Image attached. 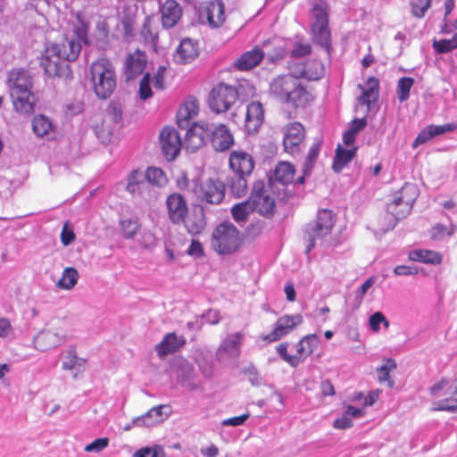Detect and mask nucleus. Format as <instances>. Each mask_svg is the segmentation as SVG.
Segmentation results:
<instances>
[{
	"label": "nucleus",
	"instance_id": "f257e3e1",
	"mask_svg": "<svg viewBox=\"0 0 457 457\" xmlns=\"http://www.w3.org/2000/svg\"><path fill=\"white\" fill-rule=\"evenodd\" d=\"M270 94L279 102L303 108L313 100L312 93L291 73L275 77L270 84Z\"/></svg>",
	"mask_w": 457,
	"mask_h": 457
},
{
	"label": "nucleus",
	"instance_id": "f03ea898",
	"mask_svg": "<svg viewBox=\"0 0 457 457\" xmlns=\"http://www.w3.org/2000/svg\"><path fill=\"white\" fill-rule=\"evenodd\" d=\"M187 140L198 148L210 141L217 151H226L234 145V137L225 124L214 125L207 121L195 123L187 131Z\"/></svg>",
	"mask_w": 457,
	"mask_h": 457
},
{
	"label": "nucleus",
	"instance_id": "7ed1b4c3",
	"mask_svg": "<svg viewBox=\"0 0 457 457\" xmlns=\"http://www.w3.org/2000/svg\"><path fill=\"white\" fill-rule=\"evenodd\" d=\"M90 79L93 90L99 98H108L116 88L114 67L111 61L105 57H100L92 62Z\"/></svg>",
	"mask_w": 457,
	"mask_h": 457
},
{
	"label": "nucleus",
	"instance_id": "20e7f679",
	"mask_svg": "<svg viewBox=\"0 0 457 457\" xmlns=\"http://www.w3.org/2000/svg\"><path fill=\"white\" fill-rule=\"evenodd\" d=\"M243 245V234L231 222H221L214 228L212 233V248L220 255L234 253Z\"/></svg>",
	"mask_w": 457,
	"mask_h": 457
},
{
	"label": "nucleus",
	"instance_id": "39448f33",
	"mask_svg": "<svg viewBox=\"0 0 457 457\" xmlns=\"http://www.w3.org/2000/svg\"><path fill=\"white\" fill-rule=\"evenodd\" d=\"M319 345V337L316 334H309L303 337L295 345V353L287 352L288 342H283L276 346L279 357L293 368H296L311 356Z\"/></svg>",
	"mask_w": 457,
	"mask_h": 457
},
{
	"label": "nucleus",
	"instance_id": "423d86ee",
	"mask_svg": "<svg viewBox=\"0 0 457 457\" xmlns=\"http://www.w3.org/2000/svg\"><path fill=\"white\" fill-rule=\"evenodd\" d=\"M429 393L434 398L441 399L435 403L434 411H457V378H442L430 387Z\"/></svg>",
	"mask_w": 457,
	"mask_h": 457
},
{
	"label": "nucleus",
	"instance_id": "0eeeda50",
	"mask_svg": "<svg viewBox=\"0 0 457 457\" xmlns=\"http://www.w3.org/2000/svg\"><path fill=\"white\" fill-rule=\"evenodd\" d=\"M238 99V91L235 86L219 82L210 91L208 103L211 110L216 113L226 112Z\"/></svg>",
	"mask_w": 457,
	"mask_h": 457
},
{
	"label": "nucleus",
	"instance_id": "6e6552de",
	"mask_svg": "<svg viewBox=\"0 0 457 457\" xmlns=\"http://www.w3.org/2000/svg\"><path fill=\"white\" fill-rule=\"evenodd\" d=\"M192 185L191 191L201 203L220 204L225 197V185L219 179L193 180Z\"/></svg>",
	"mask_w": 457,
	"mask_h": 457
},
{
	"label": "nucleus",
	"instance_id": "1a4fd4ad",
	"mask_svg": "<svg viewBox=\"0 0 457 457\" xmlns=\"http://www.w3.org/2000/svg\"><path fill=\"white\" fill-rule=\"evenodd\" d=\"M334 223V217L331 211L324 209L319 212L316 220L310 222L305 229V235L309 242L306 253L311 252L315 246L316 239L322 238L330 234Z\"/></svg>",
	"mask_w": 457,
	"mask_h": 457
},
{
	"label": "nucleus",
	"instance_id": "9d476101",
	"mask_svg": "<svg viewBox=\"0 0 457 457\" xmlns=\"http://www.w3.org/2000/svg\"><path fill=\"white\" fill-rule=\"evenodd\" d=\"M253 211L266 217H271L275 212V200L265 190L264 182L257 180L253 186V190L249 196Z\"/></svg>",
	"mask_w": 457,
	"mask_h": 457
},
{
	"label": "nucleus",
	"instance_id": "9b49d317",
	"mask_svg": "<svg viewBox=\"0 0 457 457\" xmlns=\"http://www.w3.org/2000/svg\"><path fill=\"white\" fill-rule=\"evenodd\" d=\"M199 18L212 29L222 27L227 20L224 3L221 0L204 2L199 9Z\"/></svg>",
	"mask_w": 457,
	"mask_h": 457
},
{
	"label": "nucleus",
	"instance_id": "f8f14e48",
	"mask_svg": "<svg viewBox=\"0 0 457 457\" xmlns=\"http://www.w3.org/2000/svg\"><path fill=\"white\" fill-rule=\"evenodd\" d=\"M303 322V316L296 314H285L279 317L273 327V329L263 336L262 338L268 343H273L280 340L282 337L290 334L296 327Z\"/></svg>",
	"mask_w": 457,
	"mask_h": 457
},
{
	"label": "nucleus",
	"instance_id": "ddd939ff",
	"mask_svg": "<svg viewBox=\"0 0 457 457\" xmlns=\"http://www.w3.org/2000/svg\"><path fill=\"white\" fill-rule=\"evenodd\" d=\"M40 65L44 69L45 73L51 78L68 79L72 75L70 64L64 62L61 57H57V54H51L48 46L42 53Z\"/></svg>",
	"mask_w": 457,
	"mask_h": 457
},
{
	"label": "nucleus",
	"instance_id": "4468645a",
	"mask_svg": "<svg viewBox=\"0 0 457 457\" xmlns=\"http://www.w3.org/2000/svg\"><path fill=\"white\" fill-rule=\"evenodd\" d=\"M284 151L291 155L300 153V145L305 137L304 127L300 122H292L283 129Z\"/></svg>",
	"mask_w": 457,
	"mask_h": 457
},
{
	"label": "nucleus",
	"instance_id": "2eb2a0df",
	"mask_svg": "<svg viewBox=\"0 0 457 457\" xmlns=\"http://www.w3.org/2000/svg\"><path fill=\"white\" fill-rule=\"evenodd\" d=\"M160 144L165 158L174 160L181 149V137L179 132L172 127H164L160 133Z\"/></svg>",
	"mask_w": 457,
	"mask_h": 457
},
{
	"label": "nucleus",
	"instance_id": "dca6fc26",
	"mask_svg": "<svg viewBox=\"0 0 457 457\" xmlns=\"http://www.w3.org/2000/svg\"><path fill=\"white\" fill-rule=\"evenodd\" d=\"M167 215L174 225H179L188 214V205L185 197L179 193L169 195L165 201Z\"/></svg>",
	"mask_w": 457,
	"mask_h": 457
},
{
	"label": "nucleus",
	"instance_id": "f3484780",
	"mask_svg": "<svg viewBox=\"0 0 457 457\" xmlns=\"http://www.w3.org/2000/svg\"><path fill=\"white\" fill-rule=\"evenodd\" d=\"M51 54H57L64 62H74L81 51L80 43L75 38L64 37L60 42L47 46Z\"/></svg>",
	"mask_w": 457,
	"mask_h": 457
},
{
	"label": "nucleus",
	"instance_id": "a211bd4d",
	"mask_svg": "<svg viewBox=\"0 0 457 457\" xmlns=\"http://www.w3.org/2000/svg\"><path fill=\"white\" fill-rule=\"evenodd\" d=\"M170 406L161 404L150 409L145 414L132 420L135 427H153L163 422L170 414Z\"/></svg>",
	"mask_w": 457,
	"mask_h": 457
},
{
	"label": "nucleus",
	"instance_id": "6ab92c4d",
	"mask_svg": "<svg viewBox=\"0 0 457 457\" xmlns=\"http://www.w3.org/2000/svg\"><path fill=\"white\" fill-rule=\"evenodd\" d=\"M228 165L235 174L251 175L254 169V161L249 153L235 150L229 154Z\"/></svg>",
	"mask_w": 457,
	"mask_h": 457
},
{
	"label": "nucleus",
	"instance_id": "aec40b11",
	"mask_svg": "<svg viewBox=\"0 0 457 457\" xmlns=\"http://www.w3.org/2000/svg\"><path fill=\"white\" fill-rule=\"evenodd\" d=\"M187 341L184 336L179 337L175 332L167 333L154 347L157 355L164 358L173 354L185 346Z\"/></svg>",
	"mask_w": 457,
	"mask_h": 457
},
{
	"label": "nucleus",
	"instance_id": "412c9836",
	"mask_svg": "<svg viewBox=\"0 0 457 457\" xmlns=\"http://www.w3.org/2000/svg\"><path fill=\"white\" fill-rule=\"evenodd\" d=\"M7 84L10 87V93L33 88L32 77L23 68L12 69L8 73Z\"/></svg>",
	"mask_w": 457,
	"mask_h": 457
},
{
	"label": "nucleus",
	"instance_id": "4be33fe9",
	"mask_svg": "<svg viewBox=\"0 0 457 457\" xmlns=\"http://www.w3.org/2000/svg\"><path fill=\"white\" fill-rule=\"evenodd\" d=\"M264 120V109L260 102H252L246 107L245 128L248 134L256 133Z\"/></svg>",
	"mask_w": 457,
	"mask_h": 457
},
{
	"label": "nucleus",
	"instance_id": "5701e85b",
	"mask_svg": "<svg viewBox=\"0 0 457 457\" xmlns=\"http://www.w3.org/2000/svg\"><path fill=\"white\" fill-rule=\"evenodd\" d=\"M13 107L21 114H31L35 111L36 96L32 89L10 93Z\"/></svg>",
	"mask_w": 457,
	"mask_h": 457
},
{
	"label": "nucleus",
	"instance_id": "b1692460",
	"mask_svg": "<svg viewBox=\"0 0 457 457\" xmlns=\"http://www.w3.org/2000/svg\"><path fill=\"white\" fill-rule=\"evenodd\" d=\"M265 53L254 46L253 49L243 53L233 62V67L240 71H247L258 66L264 58Z\"/></svg>",
	"mask_w": 457,
	"mask_h": 457
},
{
	"label": "nucleus",
	"instance_id": "393cba45",
	"mask_svg": "<svg viewBox=\"0 0 457 457\" xmlns=\"http://www.w3.org/2000/svg\"><path fill=\"white\" fill-rule=\"evenodd\" d=\"M199 54L198 43L189 37H185L174 54V61L178 63L187 64L193 62Z\"/></svg>",
	"mask_w": 457,
	"mask_h": 457
},
{
	"label": "nucleus",
	"instance_id": "a878e982",
	"mask_svg": "<svg viewBox=\"0 0 457 457\" xmlns=\"http://www.w3.org/2000/svg\"><path fill=\"white\" fill-rule=\"evenodd\" d=\"M64 342V336L50 329L39 331L33 339L35 347L38 351L50 350Z\"/></svg>",
	"mask_w": 457,
	"mask_h": 457
},
{
	"label": "nucleus",
	"instance_id": "bb28decb",
	"mask_svg": "<svg viewBox=\"0 0 457 457\" xmlns=\"http://www.w3.org/2000/svg\"><path fill=\"white\" fill-rule=\"evenodd\" d=\"M162 23L165 28H173L181 18L182 9L176 0H166L160 7Z\"/></svg>",
	"mask_w": 457,
	"mask_h": 457
},
{
	"label": "nucleus",
	"instance_id": "cd10ccee",
	"mask_svg": "<svg viewBox=\"0 0 457 457\" xmlns=\"http://www.w3.org/2000/svg\"><path fill=\"white\" fill-rule=\"evenodd\" d=\"M146 65L145 54L141 51L129 54L126 59L125 75L127 79H134L141 75Z\"/></svg>",
	"mask_w": 457,
	"mask_h": 457
},
{
	"label": "nucleus",
	"instance_id": "c85d7f7f",
	"mask_svg": "<svg viewBox=\"0 0 457 457\" xmlns=\"http://www.w3.org/2000/svg\"><path fill=\"white\" fill-rule=\"evenodd\" d=\"M403 211V204L398 201V197L390 202L386 206V213L385 214L384 219L387 220V224L381 225L380 230L383 232H386L395 228L397 220L403 219L408 213H402Z\"/></svg>",
	"mask_w": 457,
	"mask_h": 457
},
{
	"label": "nucleus",
	"instance_id": "c756f323",
	"mask_svg": "<svg viewBox=\"0 0 457 457\" xmlns=\"http://www.w3.org/2000/svg\"><path fill=\"white\" fill-rule=\"evenodd\" d=\"M115 29L124 40L133 37L136 30V13L129 12V9L123 10Z\"/></svg>",
	"mask_w": 457,
	"mask_h": 457
},
{
	"label": "nucleus",
	"instance_id": "7c9ffc66",
	"mask_svg": "<svg viewBox=\"0 0 457 457\" xmlns=\"http://www.w3.org/2000/svg\"><path fill=\"white\" fill-rule=\"evenodd\" d=\"M187 231L193 236L201 234L206 228V220L203 210L193 211L182 221Z\"/></svg>",
	"mask_w": 457,
	"mask_h": 457
},
{
	"label": "nucleus",
	"instance_id": "2f4dec72",
	"mask_svg": "<svg viewBox=\"0 0 457 457\" xmlns=\"http://www.w3.org/2000/svg\"><path fill=\"white\" fill-rule=\"evenodd\" d=\"M366 84V88L362 87L361 85L359 86L361 88L362 93L359 96L358 102L361 105H366L368 108H370V104L378 100L379 81L375 77H370L367 79Z\"/></svg>",
	"mask_w": 457,
	"mask_h": 457
},
{
	"label": "nucleus",
	"instance_id": "473e14b6",
	"mask_svg": "<svg viewBox=\"0 0 457 457\" xmlns=\"http://www.w3.org/2000/svg\"><path fill=\"white\" fill-rule=\"evenodd\" d=\"M417 187L411 183H405L401 189L397 192L398 201L403 204L402 213H410L413 204L418 197Z\"/></svg>",
	"mask_w": 457,
	"mask_h": 457
},
{
	"label": "nucleus",
	"instance_id": "72a5a7b5",
	"mask_svg": "<svg viewBox=\"0 0 457 457\" xmlns=\"http://www.w3.org/2000/svg\"><path fill=\"white\" fill-rule=\"evenodd\" d=\"M408 257L411 261L420 262L427 264L438 265L443 261L440 253L428 249H415L409 253Z\"/></svg>",
	"mask_w": 457,
	"mask_h": 457
},
{
	"label": "nucleus",
	"instance_id": "f704fd0d",
	"mask_svg": "<svg viewBox=\"0 0 457 457\" xmlns=\"http://www.w3.org/2000/svg\"><path fill=\"white\" fill-rule=\"evenodd\" d=\"M199 112L198 101L195 98L187 100L179 109L177 119L180 127L195 118Z\"/></svg>",
	"mask_w": 457,
	"mask_h": 457
},
{
	"label": "nucleus",
	"instance_id": "c9c22d12",
	"mask_svg": "<svg viewBox=\"0 0 457 457\" xmlns=\"http://www.w3.org/2000/svg\"><path fill=\"white\" fill-rule=\"evenodd\" d=\"M295 176V168L289 162H279L274 170L275 180L283 184L288 185L292 183Z\"/></svg>",
	"mask_w": 457,
	"mask_h": 457
},
{
	"label": "nucleus",
	"instance_id": "e433bc0d",
	"mask_svg": "<svg viewBox=\"0 0 457 457\" xmlns=\"http://www.w3.org/2000/svg\"><path fill=\"white\" fill-rule=\"evenodd\" d=\"M312 32L315 41L329 52L331 49V32L328 23L312 24Z\"/></svg>",
	"mask_w": 457,
	"mask_h": 457
},
{
	"label": "nucleus",
	"instance_id": "4c0bfd02",
	"mask_svg": "<svg viewBox=\"0 0 457 457\" xmlns=\"http://www.w3.org/2000/svg\"><path fill=\"white\" fill-rule=\"evenodd\" d=\"M357 147L353 146L351 149H345L340 145L336 149V154L333 161V169L335 171H340L347 165L355 156Z\"/></svg>",
	"mask_w": 457,
	"mask_h": 457
},
{
	"label": "nucleus",
	"instance_id": "58836bf2",
	"mask_svg": "<svg viewBox=\"0 0 457 457\" xmlns=\"http://www.w3.org/2000/svg\"><path fill=\"white\" fill-rule=\"evenodd\" d=\"M86 360L77 356L75 349H69L63 353L62 367L63 370H75L77 372H82L85 370Z\"/></svg>",
	"mask_w": 457,
	"mask_h": 457
},
{
	"label": "nucleus",
	"instance_id": "ea45409f",
	"mask_svg": "<svg viewBox=\"0 0 457 457\" xmlns=\"http://www.w3.org/2000/svg\"><path fill=\"white\" fill-rule=\"evenodd\" d=\"M145 177L139 170H132L128 177L127 190L132 195L142 194L145 187Z\"/></svg>",
	"mask_w": 457,
	"mask_h": 457
},
{
	"label": "nucleus",
	"instance_id": "a19ab883",
	"mask_svg": "<svg viewBox=\"0 0 457 457\" xmlns=\"http://www.w3.org/2000/svg\"><path fill=\"white\" fill-rule=\"evenodd\" d=\"M247 176L246 174H236L228 180L229 190L236 197H242L246 195L248 189Z\"/></svg>",
	"mask_w": 457,
	"mask_h": 457
},
{
	"label": "nucleus",
	"instance_id": "79ce46f5",
	"mask_svg": "<svg viewBox=\"0 0 457 457\" xmlns=\"http://www.w3.org/2000/svg\"><path fill=\"white\" fill-rule=\"evenodd\" d=\"M79 279V272L73 267L64 269L61 278L57 282L58 287L65 290L72 289Z\"/></svg>",
	"mask_w": 457,
	"mask_h": 457
},
{
	"label": "nucleus",
	"instance_id": "37998d69",
	"mask_svg": "<svg viewBox=\"0 0 457 457\" xmlns=\"http://www.w3.org/2000/svg\"><path fill=\"white\" fill-rule=\"evenodd\" d=\"M114 128L112 124L104 122V117L102 116L94 124L95 133L98 139L104 144H108L111 141Z\"/></svg>",
	"mask_w": 457,
	"mask_h": 457
},
{
	"label": "nucleus",
	"instance_id": "c03bdc74",
	"mask_svg": "<svg viewBox=\"0 0 457 457\" xmlns=\"http://www.w3.org/2000/svg\"><path fill=\"white\" fill-rule=\"evenodd\" d=\"M145 179L152 185L156 187H163L167 184L168 179L160 168L149 167L145 172Z\"/></svg>",
	"mask_w": 457,
	"mask_h": 457
},
{
	"label": "nucleus",
	"instance_id": "a18cd8bd",
	"mask_svg": "<svg viewBox=\"0 0 457 457\" xmlns=\"http://www.w3.org/2000/svg\"><path fill=\"white\" fill-rule=\"evenodd\" d=\"M102 117H104V122L112 124L115 127L122 119L120 105L115 103H111L102 114Z\"/></svg>",
	"mask_w": 457,
	"mask_h": 457
},
{
	"label": "nucleus",
	"instance_id": "49530a36",
	"mask_svg": "<svg viewBox=\"0 0 457 457\" xmlns=\"http://www.w3.org/2000/svg\"><path fill=\"white\" fill-rule=\"evenodd\" d=\"M52 129V121L44 115L36 116L32 120V129L37 137L47 135Z\"/></svg>",
	"mask_w": 457,
	"mask_h": 457
},
{
	"label": "nucleus",
	"instance_id": "de8ad7c7",
	"mask_svg": "<svg viewBox=\"0 0 457 457\" xmlns=\"http://www.w3.org/2000/svg\"><path fill=\"white\" fill-rule=\"evenodd\" d=\"M432 46L437 54H447L457 49V33H454L449 39H435Z\"/></svg>",
	"mask_w": 457,
	"mask_h": 457
},
{
	"label": "nucleus",
	"instance_id": "09e8293b",
	"mask_svg": "<svg viewBox=\"0 0 457 457\" xmlns=\"http://www.w3.org/2000/svg\"><path fill=\"white\" fill-rule=\"evenodd\" d=\"M396 368V362L393 359H387L383 366L378 369V378L380 383H387L388 387L394 386V381L390 378V372Z\"/></svg>",
	"mask_w": 457,
	"mask_h": 457
},
{
	"label": "nucleus",
	"instance_id": "8fccbe9b",
	"mask_svg": "<svg viewBox=\"0 0 457 457\" xmlns=\"http://www.w3.org/2000/svg\"><path fill=\"white\" fill-rule=\"evenodd\" d=\"M252 212H253V209L251 203H249V199L235 204L231 209L232 217L237 222L245 221Z\"/></svg>",
	"mask_w": 457,
	"mask_h": 457
},
{
	"label": "nucleus",
	"instance_id": "3c124183",
	"mask_svg": "<svg viewBox=\"0 0 457 457\" xmlns=\"http://www.w3.org/2000/svg\"><path fill=\"white\" fill-rule=\"evenodd\" d=\"M303 73L309 79L317 80L323 75L324 68L320 62L312 60L306 62Z\"/></svg>",
	"mask_w": 457,
	"mask_h": 457
},
{
	"label": "nucleus",
	"instance_id": "603ef678",
	"mask_svg": "<svg viewBox=\"0 0 457 457\" xmlns=\"http://www.w3.org/2000/svg\"><path fill=\"white\" fill-rule=\"evenodd\" d=\"M414 85V79L403 77L397 83V95L400 102H404L410 97V92Z\"/></svg>",
	"mask_w": 457,
	"mask_h": 457
},
{
	"label": "nucleus",
	"instance_id": "864d4df0",
	"mask_svg": "<svg viewBox=\"0 0 457 457\" xmlns=\"http://www.w3.org/2000/svg\"><path fill=\"white\" fill-rule=\"evenodd\" d=\"M455 232V227H450L437 223L430 229V237L434 240L443 239L445 237H450Z\"/></svg>",
	"mask_w": 457,
	"mask_h": 457
},
{
	"label": "nucleus",
	"instance_id": "5fc2aeb1",
	"mask_svg": "<svg viewBox=\"0 0 457 457\" xmlns=\"http://www.w3.org/2000/svg\"><path fill=\"white\" fill-rule=\"evenodd\" d=\"M313 24L328 23V5L327 3L315 4L312 7Z\"/></svg>",
	"mask_w": 457,
	"mask_h": 457
},
{
	"label": "nucleus",
	"instance_id": "6e6d98bb",
	"mask_svg": "<svg viewBox=\"0 0 457 457\" xmlns=\"http://www.w3.org/2000/svg\"><path fill=\"white\" fill-rule=\"evenodd\" d=\"M381 323L386 328H388L390 326L389 321L381 312H376L369 319L370 328L374 332L379 331Z\"/></svg>",
	"mask_w": 457,
	"mask_h": 457
},
{
	"label": "nucleus",
	"instance_id": "4d7b16f0",
	"mask_svg": "<svg viewBox=\"0 0 457 457\" xmlns=\"http://www.w3.org/2000/svg\"><path fill=\"white\" fill-rule=\"evenodd\" d=\"M430 5L431 0H413L411 4V13L417 18H422Z\"/></svg>",
	"mask_w": 457,
	"mask_h": 457
},
{
	"label": "nucleus",
	"instance_id": "13d9d810",
	"mask_svg": "<svg viewBox=\"0 0 457 457\" xmlns=\"http://www.w3.org/2000/svg\"><path fill=\"white\" fill-rule=\"evenodd\" d=\"M320 144H314L309 149L308 155L306 157V160H305V162L303 165V172L304 173H308L312 170L314 162H316V160L318 158V155L320 153Z\"/></svg>",
	"mask_w": 457,
	"mask_h": 457
},
{
	"label": "nucleus",
	"instance_id": "bf43d9fd",
	"mask_svg": "<svg viewBox=\"0 0 457 457\" xmlns=\"http://www.w3.org/2000/svg\"><path fill=\"white\" fill-rule=\"evenodd\" d=\"M139 97L142 100H146L153 96V92L150 87V74L145 73L139 84Z\"/></svg>",
	"mask_w": 457,
	"mask_h": 457
},
{
	"label": "nucleus",
	"instance_id": "052dcab7",
	"mask_svg": "<svg viewBox=\"0 0 457 457\" xmlns=\"http://www.w3.org/2000/svg\"><path fill=\"white\" fill-rule=\"evenodd\" d=\"M121 231L126 238L133 237L139 228L137 221L127 220L120 222Z\"/></svg>",
	"mask_w": 457,
	"mask_h": 457
},
{
	"label": "nucleus",
	"instance_id": "680f3d73",
	"mask_svg": "<svg viewBox=\"0 0 457 457\" xmlns=\"http://www.w3.org/2000/svg\"><path fill=\"white\" fill-rule=\"evenodd\" d=\"M109 439L107 437L97 438L85 446L86 452L99 453L108 446Z\"/></svg>",
	"mask_w": 457,
	"mask_h": 457
},
{
	"label": "nucleus",
	"instance_id": "e2e57ef3",
	"mask_svg": "<svg viewBox=\"0 0 457 457\" xmlns=\"http://www.w3.org/2000/svg\"><path fill=\"white\" fill-rule=\"evenodd\" d=\"M430 131H432L433 137L445 134L446 132L454 131L457 129V125L454 123H446L443 125H428Z\"/></svg>",
	"mask_w": 457,
	"mask_h": 457
},
{
	"label": "nucleus",
	"instance_id": "0e129e2a",
	"mask_svg": "<svg viewBox=\"0 0 457 457\" xmlns=\"http://www.w3.org/2000/svg\"><path fill=\"white\" fill-rule=\"evenodd\" d=\"M431 138H433L432 131H430L429 127L427 126L420 131V133L418 134V136L416 137L412 143V147L416 148L420 145L425 144L426 142L429 141Z\"/></svg>",
	"mask_w": 457,
	"mask_h": 457
},
{
	"label": "nucleus",
	"instance_id": "69168bd1",
	"mask_svg": "<svg viewBox=\"0 0 457 457\" xmlns=\"http://www.w3.org/2000/svg\"><path fill=\"white\" fill-rule=\"evenodd\" d=\"M75 240V233L65 222L61 232V242L64 246L71 245Z\"/></svg>",
	"mask_w": 457,
	"mask_h": 457
},
{
	"label": "nucleus",
	"instance_id": "338daca9",
	"mask_svg": "<svg viewBox=\"0 0 457 457\" xmlns=\"http://www.w3.org/2000/svg\"><path fill=\"white\" fill-rule=\"evenodd\" d=\"M187 254L194 257H203L204 250L202 243L197 239H193L187 248Z\"/></svg>",
	"mask_w": 457,
	"mask_h": 457
},
{
	"label": "nucleus",
	"instance_id": "774afa93",
	"mask_svg": "<svg viewBox=\"0 0 457 457\" xmlns=\"http://www.w3.org/2000/svg\"><path fill=\"white\" fill-rule=\"evenodd\" d=\"M244 374L253 386H258L261 382V376L254 366H249L244 370Z\"/></svg>",
	"mask_w": 457,
	"mask_h": 457
}]
</instances>
